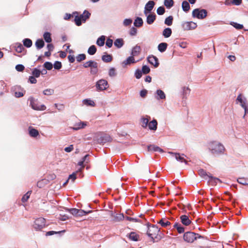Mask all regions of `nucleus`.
I'll list each match as a JSON object with an SVG mask.
<instances>
[{
    "label": "nucleus",
    "mask_w": 248,
    "mask_h": 248,
    "mask_svg": "<svg viewBox=\"0 0 248 248\" xmlns=\"http://www.w3.org/2000/svg\"><path fill=\"white\" fill-rule=\"evenodd\" d=\"M168 46V44L165 42H162L158 44L157 46L158 50L161 52H164Z\"/></svg>",
    "instance_id": "cd10ccee"
},
{
    "label": "nucleus",
    "mask_w": 248,
    "mask_h": 248,
    "mask_svg": "<svg viewBox=\"0 0 248 248\" xmlns=\"http://www.w3.org/2000/svg\"><path fill=\"white\" fill-rule=\"evenodd\" d=\"M31 74L36 78H39L40 76V69H38V67L33 68L32 69Z\"/></svg>",
    "instance_id": "49530a36"
},
{
    "label": "nucleus",
    "mask_w": 248,
    "mask_h": 248,
    "mask_svg": "<svg viewBox=\"0 0 248 248\" xmlns=\"http://www.w3.org/2000/svg\"><path fill=\"white\" fill-rule=\"evenodd\" d=\"M208 12L206 9L196 8L194 9L192 13V16L194 18H197L199 19H203L207 16Z\"/></svg>",
    "instance_id": "0eeeda50"
},
{
    "label": "nucleus",
    "mask_w": 248,
    "mask_h": 248,
    "mask_svg": "<svg viewBox=\"0 0 248 248\" xmlns=\"http://www.w3.org/2000/svg\"><path fill=\"white\" fill-rule=\"evenodd\" d=\"M165 12V9L163 6L159 7L156 10V13L158 15H163Z\"/></svg>",
    "instance_id": "e2e57ef3"
},
{
    "label": "nucleus",
    "mask_w": 248,
    "mask_h": 248,
    "mask_svg": "<svg viewBox=\"0 0 248 248\" xmlns=\"http://www.w3.org/2000/svg\"><path fill=\"white\" fill-rule=\"evenodd\" d=\"M49 184V180H46V178L43 179L39 181L37 183V186L40 188L45 187L46 185Z\"/></svg>",
    "instance_id": "c85d7f7f"
},
{
    "label": "nucleus",
    "mask_w": 248,
    "mask_h": 248,
    "mask_svg": "<svg viewBox=\"0 0 248 248\" xmlns=\"http://www.w3.org/2000/svg\"><path fill=\"white\" fill-rule=\"evenodd\" d=\"M18 88L20 89L24 92L23 93V92H16L15 93V96L16 98H19V97H21L23 96L24 94L26 93V91L24 90L23 88L21 89V87L20 86H18Z\"/></svg>",
    "instance_id": "8fccbe9b"
},
{
    "label": "nucleus",
    "mask_w": 248,
    "mask_h": 248,
    "mask_svg": "<svg viewBox=\"0 0 248 248\" xmlns=\"http://www.w3.org/2000/svg\"><path fill=\"white\" fill-rule=\"evenodd\" d=\"M141 122L142 123V126L143 128H146L149 124V119L144 117H142L140 119Z\"/></svg>",
    "instance_id": "680f3d73"
},
{
    "label": "nucleus",
    "mask_w": 248,
    "mask_h": 248,
    "mask_svg": "<svg viewBox=\"0 0 248 248\" xmlns=\"http://www.w3.org/2000/svg\"><path fill=\"white\" fill-rule=\"evenodd\" d=\"M230 25L232 26L234 28H235L237 30H241L243 29L244 26L243 24H241L235 22H231Z\"/></svg>",
    "instance_id": "de8ad7c7"
},
{
    "label": "nucleus",
    "mask_w": 248,
    "mask_h": 248,
    "mask_svg": "<svg viewBox=\"0 0 248 248\" xmlns=\"http://www.w3.org/2000/svg\"><path fill=\"white\" fill-rule=\"evenodd\" d=\"M105 54L103 55L102 57V60L105 62H109L112 60V56L110 54H108L107 53H105Z\"/></svg>",
    "instance_id": "72a5a7b5"
},
{
    "label": "nucleus",
    "mask_w": 248,
    "mask_h": 248,
    "mask_svg": "<svg viewBox=\"0 0 248 248\" xmlns=\"http://www.w3.org/2000/svg\"><path fill=\"white\" fill-rule=\"evenodd\" d=\"M147 149L148 151H154V152H158L159 153H163L164 151L162 149L160 148L159 147L155 145L154 144H150L147 146Z\"/></svg>",
    "instance_id": "6ab92c4d"
},
{
    "label": "nucleus",
    "mask_w": 248,
    "mask_h": 248,
    "mask_svg": "<svg viewBox=\"0 0 248 248\" xmlns=\"http://www.w3.org/2000/svg\"><path fill=\"white\" fill-rule=\"evenodd\" d=\"M126 237L131 241L137 242L140 240V235L134 232H132L126 235Z\"/></svg>",
    "instance_id": "2eb2a0df"
},
{
    "label": "nucleus",
    "mask_w": 248,
    "mask_h": 248,
    "mask_svg": "<svg viewBox=\"0 0 248 248\" xmlns=\"http://www.w3.org/2000/svg\"><path fill=\"white\" fill-rule=\"evenodd\" d=\"M198 173L199 174V175H200L201 177L205 178V177H209V176H211V175H208L206 171L202 169H200L199 170H198Z\"/></svg>",
    "instance_id": "5fc2aeb1"
},
{
    "label": "nucleus",
    "mask_w": 248,
    "mask_h": 248,
    "mask_svg": "<svg viewBox=\"0 0 248 248\" xmlns=\"http://www.w3.org/2000/svg\"><path fill=\"white\" fill-rule=\"evenodd\" d=\"M46 219L44 217L36 218L34 221L33 228L36 231H41L46 226Z\"/></svg>",
    "instance_id": "6e6552de"
},
{
    "label": "nucleus",
    "mask_w": 248,
    "mask_h": 248,
    "mask_svg": "<svg viewBox=\"0 0 248 248\" xmlns=\"http://www.w3.org/2000/svg\"><path fill=\"white\" fill-rule=\"evenodd\" d=\"M155 4V2L152 0L148 1L146 3L144 10V14L145 16H147L148 14H151Z\"/></svg>",
    "instance_id": "9b49d317"
},
{
    "label": "nucleus",
    "mask_w": 248,
    "mask_h": 248,
    "mask_svg": "<svg viewBox=\"0 0 248 248\" xmlns=\"http://www.w3.org/2000/svg\"><path fill=\"white\" fill-rule=\"evenodd\" d=\"M143 74L146 75L150 73L151 69L149 66L147 65H143L141 67V70Z\"/></svg>",
    "instance_id": "3c124183"
},
{
    "label": "nucleus",
    "mask_w": 248,
    "mask_h": 248,
    "mask_svg": "<svg viewBox=\"0 0 248 248\" xmlns=\"http://www.w3.org/2000/svg\"><path fill=\"white\" fill-rule=\"evenodd\" d=\"M147 60L150 64L154 65L155 68L158 67L159 65V62L158 58L153 55H150L147 58Z\"/></svg>",
    "instance_id": "f8f14e48"
},
{
    "label": "nucleus",
    "mask_w": 248,
    "mask_h": 248,
    "mask_svg": "<svg viewBox=\"0 0 248 248\" xmlns=\"http://www.w3.org/2000/svg\"><path fill=\"white\" fill-rule=\"evenodd\" d=\"M28 101L30 102V106L34 110H45L46 109V107L45 105H39L38 99H35L32 96H30L28 98Z\"/></svg>",
    "instance_id": "423d86ee"
},
{
    "label": "nucleus",
    "mask_w": 248,
    "mask_h": 248,
    "mask_svg": "<svg viewBox=\"0 0 248 248\" xmlns=\"http://www.w3.org/2000/svg\"><path fill=\"white\" fill-rule=\"evenodd\" d=\"M76 14H77V11L73 12L72 14L66 13L64 16V19L66 20H70L74 16L75 17Z\"/></svg>",
    "instance_id": "603ef678"
},
{
    "label": "nucleus",
    "mask_w": 248,
    "mask_h": 248,
    "mask_svg": "<svg viewBox=\"0 0 248 248\" xmlns=\"http://www.w3.org/2000/svg\"><path fill=\"white\" fill-rule=\"evenodd\" d=\"M97 51L96 46L94 45L90 46L87 51L88 53L90 55H94Z\"/></svg>",
    "instance_id": "a18cd8bd"
},
{
    "label": "nucleus",
    "mask_w": 248,
    "mask_h": 248,
    "mask_svg": "<svg viewBox=\"0 0 248 248\" xmlns=\"http://www.w3.org/2000/svg\"><path fill=\"white\" fill-rule=\"evenodd\" d=\"M23 46L27 48L31 47L32 45V42L29 38H25L22 41Z\"/></svg>",
    "instance_id": "e433bc0d"
},
{
    "label": "nucleus",
    "mask_w": 248,
    "mask_h": 248,
    "mask_svg": "<svg viewBox=\"0 0 248 248\" xmlns=\"http://www.w3.org/2000/svg\"><path fill=\"white\" fill-rule=\"evenodd\" d=\"M140 46H138V45H136L132 48L130 53V55L133 57L139 55L140 53Z\"/></svg>",
    "instance_id": "393cba45"
},
{
    "label": "nucleus",
    "mask_w": 248,
    "mask_h": 248,
    "mask_svg": "<svg viewBox=\"0 0 248 248\" xmlns=\"http://www.w3.org/2000/svg\"><path fill=\"white\" fill-rule=\"evenodd\" d=\"M43 93L45 95H51L54 94V90L52 89H46L43 91Z\"/></svg>",
    "instance_id": "052dcab7"
},
{
    "label": "nucleus",
    "mask_w": 248,
    "mask_h": 248,
    "mask_svg": "<svg viewBox=\"0 0 248 248\" xmlns=\"http://www.w3.org/2000/svg\"><path fill=\"white\" fill-rule=\"evenodd\" d=\"M132 23V19L131 18H126L123 21V24L124 26H128L131 24Z\"/></svg>",
    "instance_id": "774afa93"
},
{
    "label": "nucleus",
    "mask_w": 248,
    "mask_h": 248,
    "mask_svg": "<svg viewBox=\"0 0 248 248\" xmlns=\"http://www.w3.org/2000/svg\"><path fill=\"white\" fill-rule=\"evenodd\" d=\"M111 216L114 217L113 221L115 222H119L123 220L125 217L123 213L115 215L112 212H111Z\"/></svg>",
    "instance_id": "4be33fe9"
},
{
    "label": "nucleus",
    "mask_w": 248,
    "mask_h": 248,
    "mask_svg": "<svg viewBox=\"0 0 248 248\" xmlns=\"http://www.w3.org/2000/svg\"><path fill=\"white\" fill-rule=\"evenodd\" d=\"M108 75L110 77H114L116 76V72L115 68L111 67L109 69L108 71Z\"/></svg>",
    "instance_id": "69168bd1"
},
{
    "label": "nucleus",
    "mask_w": 248,
    "mask_h": 248,
    "mask_svg": "<svg viewBox=\"0 0 248 248\" xmlns=\"http://www.w3.org/2000/svg\"><path fill=\"white\" fill-rule=\"evenodd\" d=\"M180 219L182 223L185 226H187L191 223V221L187 215H183L181 216Z\"/></svg>",
    "instance_id": "a211bd4d"
},
{
    "label": "nucleus",
    "mask_w": 248,
    "mask_h": 248,
    "mask_svg": "<svg viewBox=\"0 0 248 248\" xmlns=\"http://www.w3.org/2000/svg\"><path fill=\"white\" fill-rule=\"evenodd\" d=\"M86 56L85 54H79L76 57L77 61L78 62H81L86 59Z\"/></svg>",
    "instance_id": "13d9d810"
},
{
    "label": "nucleus",
    "mask_w": 248,
    "mask_h": 248,
    "mask_svg": "<svg viewBox=\"0 0 248 248\" xmlns=\"http://www.w3.org/2000/svg\"><path fill=\"white\" fill-rule=\"evenodd\" d=\"M157 121L156 120L154 119L153 120L149 122L148 126L150 130L154 131H156L157 128Z\"/></svg>",
    "instance_id": "412c9836"
},
{
    "label": "nucleus",
    "mask_w": 248,
    "mask_h": 248,
    "mask_svg": "<svg viewBox=\"0 0 248 248\" xmlns=\"http://www.w3.org/2000/svg\"><path fill=\"white\" fill-rule=\"evenodd\" d=\"M85 68H90V73L92 75H95L98 72V63L93 60H89L83 64Z\"/></svg>",
    "instance_id": "39448f33"
},
{
    "label": "nucleus",
    "mask_w": 248,
    "mask_h": 248,
    "mask_svg": "<svg viewBox=\"0 0 248 248\" xmlns=\"http://www.w3.org/2000/svg\"><path fill=\"white\" fill-rule=\"evenodd\" d=\"M24 49L23 46L20 43L15 44V50L17 53H21Z\"/></svg>",
    "instance_id": "37998d69"
},
{
    "label": "nucleus",
    "mask_w": 248,
    "mask_h": 248,
    "mask_svg": "<svg viewBox=\"0 0 248 248\" xmlns=\"http://www.w3.org/2000/svg\"><path fill=\"white\" fill-rule=\"evenodd\" d=\"M92 212H93L92 210H89L88 211H86L84 210L78 209L77 217H82L83 216H85L88 214H89Z\"/></svg>",
    "instance_id": "c03bdc74"
},
{
    "label": "nucleus",
    "mask_w": 248,
    "mask_h": 248,
    "mask_svg": "<svg viewBox=\"0 0 248 248\" xmlns=\"http://www.w3.org/2000/svg\"><path fill=\"white\" fill-rule=\"evenodd\" d=\"M190 89L187 87H182L181 89V95L183 99H186L187 96L189 94Z\"/></svg>",
    "instance_id": "b1692460"
},
{
    "label": "nucleus",
    "mask_w": 248,
    "mask_h": 248,
    "mask_svg": "<svg viewBox=\"0 0 248 248\" xmlns=\"http://www.w3.org/2000/svg\"><path fill=\"white\" fill-rule=\"evenodd\" d=\"M139 61H135L134 57L130 55L125 60L123 61L122 63V65L123 67H124L127 65H130L132 63H135L138 62Z\"/></svg>",
    "instance_id": "4468645a"
},
{
    "label": "nucleus",
    "mask_w": 248,
    "mask_h": 248,
    "mask_svg": "<svg viewBox=\"0 0 248 248\" xmlns=\"http://www.w3.org/2000/svg\"><path fill=\"white\" fill-rule=\"evenodd\" d=\"M173 20V17L170 16L166 17L164 21V24L168 26L172 25Z\"/></svg>",
    "instance_id": "a19ab883"
},
{
    "label": "nucleus",
    "mask_w": 248,
    "mask_h": 248,
    "mask_svg": "<svg viewBox=\"0 0 248 248\" xmlns=\"http://www.w3.org/2000/svg\"><path fill=\"white\" fill-rule=\"evenodd\" d=\"M54 68L56 70H59L62 67V64L61 62L55 61L53 65Z\"/></svg>",
    "instance_id": "338daca9"
},
{
    "label": "nucleus",
    "mask_w": 248,
    "mask_h": 248,
    "mask_svg": "<svg viewBox=\"0 0 248 248\" xmlns=\"http://www.w3.org/2000/svg\"><path fill=\"white\" fill-rule=\"evenodd\" d=\"M31 193V191H29L25 195H24V196L22 197L21 199V201L23 202H26L28 200L30 197Z\"/></svg>",
    "instance_id": "4d7b16f0"
},
{
    "label": "nucleus",
    "mask_w": 248,
    "mask_h": 248,
    "mask_svg": "<svg viewBox=\"0 0 248 248\" xmlns=\"http://www.w3.org/2000/svg\"><path fill=\"white\" fill-rule=\"evenodd\" d=\"M173 228L177 230V231L179 233H182L185 232V228L178 222H175L173 225Z\"/></svg>",
    "instance_id": "bb28decb"
},
{
    "label": "nucleus",
    "mask_w": 248,
    "mask_h": 248,
    "mask_svg": "<svg viewBox=\"0 0 248 248\" xmlns=\"http://www.w3.org/2000/svg\"><path fill=\"white\" fill-rule=\"evenodd\" d=\"M105 41V36L104 35H102L96 40V44L99 46H102L104 45Z\"/></svg>",
    "instance_id": "ea45409f"
},
{
    "label": "nucleus",
    "mask_w": 248,
    "mask_h": 248,
    "mask_svg": "<svg viewBox=\"0 0 248 248\" xmlns=\"http://www.w3.org/2000/svg\"><path fill=\"white\" fill-rule=\"evenodd\" d=\"M45 45V42L42 38L38 39L35 43V46L38 50L42 48Z\"/></svg>",
    "instance_id": "a878e982"
},
{
    "label": "nucleus",
    "mask_w": 248,
    "mask_h": 248,
    "mask_svg": "<svg viewBox=\"0 0 248 248\" xmlns=\"http://www.w3.org/2000/svg\"><path fill=\"white\" fill-rule=\"evenodd\" d=\"M182 8L185 12L187 13L190 8L189 3L186 0L183 1L182 3Z\"/></svg>",
    "instance_id": "c9c22d12"
},
{
    "label": "nucleus",
    "mask_w": 248,
    "mask_h": 248,
    "mask_svg": "<svg viewBox=\"0 0 248 248\" xmlns=\"http://www.w3.org/2000/svg\"><path fill=\"white\" fill-rule=\"evenodd\" d=\"M237 182L242 185L248 186V178L244 177L238 178L237 179Z\"/></svg>",
    "instance_id": "79ce46f5"
},
{
    "label": "nucleus",
    "mask_w": 248,
    "mask_h": 248,
    "mask_svg": "<svg viewBox=\"0 0 248 248\" xmlns=\"http://www.w3.org/2000/svg\"><path fill=\"white\" fill-rule=\"evenodd\" d=\"M83 101L84 103L87 105L91 106H95L94 102L93 100H91L89 99H84Z\"/></svg>",
    "instance_id": "0e129e2a"
},
{
    "label": "nucleus",
    "mask_w": 248,
    "mask_h": 248,
    "mask_svg": "<svg viewBox=\"0 0 248 248\" xmlns=\"http://www.w3.org/2000/svg\"><path fill=\"white\" fill-rule=\"evenodd\" d=\"M207 148L211 154L215 156L224 155L226 150L224 146L217 140H212L208 142Z\"/></svg>",
    "instance_id": "f257e3e1"
},
{
    "label": "nucleus",
    "mask_w": 248,
    "mask_h": 248,
    "mask_svg": "<svg viewBox=\"0 0 248 248\" xmlns=\"http://www.w3.org/2000/svg\"><path fill=\"white\" fill-rule=\"evenodd\" d=\"M65 232V230H62L61 231H58V232L54 231H48L46 232V236H51L54 234H61V233L64 232Z\"/></svg>",
    "instance_id": "864d4df0"
},
{
    "label": "nucleus",
    "mask_w": 248,
    "mask_h": 248,
    "mask_svg": "<svg viewBox=\"0 0 248 248\" xmlns=\"http://www.w3.org/2000/svg\"><path fill=\"white\" fill-rule=\"evenodd\" d=\"M169 153L174 156L177 161L181 163L184 162L186 165L187 164V161L184 158V156L186 157L185 155L183 154H180V153H173L171 152H169Z\"/></svg>",
    "instance_id": "ddd939ff"
},
{
    "label": "nucleus",
    "mask_w": 248,
    "mask_h": 248,
    "mask_svg": "<svg viewBox=\"0 0 248 248\" xmlns=\"http://www.w3.org/2000/svg\"><path fill=\"white\" fill-rule=\"evenodd\" d=\"M155 94L156 95H155V98L157 100H162L166 99L165 93L162 90L160 89H158L156 90Z\"/></svg>",
    "instance_id": "5701e85b"
},
{
    "label": "nucleus",
    "mask_w": 248,
    "mask_h": 248,
    "mask_svg": "<svg viewBox=\"0 0 248 248\" xmlns=\"http://www.w3.org/2000/svg\"><path fill=\"white\" fill-rule=\"evenodd\" d=\"M204 238V236L190 231L185 232L183 235L184 240L187 243H192L197 238L203 239Z\"/></svg>",
    "instance_id": "20e7f679"
},
{
    "label": "nucleus",
    "mask_w": 248,
    "mask_h": 248,
    "mask_svg": "<svg viewBox=\"0 0 248 248\" xmlns=\"http://www.w3.org/2000/svg\"><path fill=\"white\" fill-rule=\"evenodd\" d=\"M98 140L100 143L104 144L106 142L111 141L112 138L109 135L105 134L101 136Z\"/></svg>",
    "instance_id": "f3484780"
},
{
    "label": "nucleus",
    "mask_w": 248,
    "mask_h": 248,
    "mask_svg": "<svg viewBox=\"0 0 248 248\" xmlns=\"http://www.w3.org/2000/svg\"><path fill=\"white\" fill-rule=\"evenodd\" d=\"M164 5L167 9H170L174 5L173 0H164Z\"/></svg>",
    "instance_id": "58836bf2"
},
{
    "label": "nucleus",
    "mask_w": 248,
    "mask_h": 248,
    "mask_svg": "<svg viewBox=\"0 0 248 248\" xmlns=\"http://www.w3.org/2000/svg\"><path fill=\"white\" fill-rule=\"evenodd\" d=\"M91 14L87 10H85L83 13L79 16V13L77 12L75 17L73 19V21L77 26H80L82 24V22L85 23L87 20L90 18Z\"/></svg>",
    "instance_id": "7ed1b4c3"
},
{
    "label": "nucleus",
    "mask_w": 248,
    "mask_h": 248,
    "mask_svg": "<svg viewBox=\"0 0 248 248\" xmlns=\"http://www.w3.org/2000/svg\"><path fill=\"white\" fill-rule=\"evenodd\" d=\"M96 91L101 92L107 90L108 88V81L104 79L98 80L95 83Z\"/></svg>",
    "instance_id": "1a4fd4ad"
},
{
    "label": "nucleus",
    "mask_w": 248,
    "mask_h": 248,
    "mask_svg": "<svg viewBox=\"0 0 248 248\" xmlns=\"http://www.w3.org/2000/svg\"><path fill=\"white\" fill-rule=\"evenodd\" d=\"M172 34V30L170 28H166L162 31V35L165 38H169Z\"/></svg>",
    "instance_id": "f704fd0d"
},
{
    "label": "nucleus",
    "mask_w": 248,
    "mask_h": 248,
    "mask_svg": "<svg viewBox=\"0 0 248 248\" xmlns=\"http://www.w3.org/2000/svg\"><path fill=\"white\" fill-rule=\"evenodd\" d=\"M209 182L217 184L218 182L222 183V181L218 178L213 177V176H209Z\"/></svg>",
    "instance_id": "09e8293b"
},
{
    "label": "nucleus",
    "mask_w": 248,
    "mask_h": 248,
    "mask_svg": "<svg viewBox=\"0 0 248 248\" xmlns=\"http://www.w3.org/2000/svg\"><path fill=\"white\" fill-rule=\"evenodd\" d=\"M28 130L29 135L32 138H36L38 136H39L38 130L32 126H29L28 128Z\"/></svg>",
    "instance_id": "dca6fc26"
},
{
    "label": "nucleus",
    "mask_w": 248,
    "mask_h": 248,
    "mask_svg": "<svg viewBox=\"0 0 248 248\" xmlns=\"http://www.w3.org/2000/svg\"><path fill=\"white\" fill-rule=\"evenodd\" d=\"M43 67L47 70H50L53 68V64L50 62H46L43 64Z\"/></svg>",
    "instance_id": "6e6d98bb"
},
{
    "label": "nucleus",
    "mask_w": 248,
    "mask_h": 248,
    "mask_svg": "<svg viewBox=\"0 0 248 248\" xmlns=\"http://www.w3.org/2000/svg\"><path fill=\"white\" fill-rule=\"evenodd\" d=\"M158 223L161 225L163 227H166L170 225L171 223L170 221L167 220L165 218H162L158 222Z\"/></svg>",
    "instance_id": "4c0bfd02"
},
{
    "label": "nucleus",
    "mask_w": 248,
    "mask_h": 248,
    "mask_svg": "<svg viewBox=\"0 0 248 248\" xmlns=\"http://www.w3.org/2000/svg\"><path fill=\"white\" fill-rule=\"evenodd\" d=\"M86 125V122H80L79 123H76L74 126L72 127V129L74 130H78L80 129L84 128Z\"/></svg>",
    "instance_id": "c756f323"
},
{
    "label": "nucleus",
    "mask_w": 248,
    "mask_h": 248,
    "mask_svg": "<svg viewBox=\"0 0 248 248\" xmlns=\"http://www.w3.org/2000/svg\"><path fill=\"white\" fill-rule=\"evenodd\" d=\"M148 227L147 235L151 238L153 243L155 242V238H157V235L160 232V228L156 225H151L149 222L146 223Z\"/></svg>",
    "instance_id": "f03ea898"
},
{
    "label": "nucleus",
    "mask_w": 248,
    "mask_h": 248,
    "mask_svg": "<svg viewBox=\"0 0 248 248\" xmlns=\"http://www.w3.org/2000/svg\"><path fill=\"white\" fill-rule=\"evenodd\" d=\"M143 73L141 70L140 69H137L134 73V76L137 79H140Z\"/></svg>",
    "instance_id": "bf43d9fd"
},
{
    "label": "nucleus",
    "mask_w": 248,
    "mask_h": 248,
    "mask_svg": "<svg viewBox=\"0 0 248 248\" xmlns=\"http://www.w3.org/2000/svg\"><path fill=\"white\" fill-rule=\"evenodd\" d=\"M143 21L142 19L140 17H137L134 22V25L135 27L139 28L142 26Z\"/></svg>",
    "instance_id": "2f4dec72"
},
{
    "label": "nucleus",
    "mask_w": 248,
    "mask_h": 248,
    "mask_svg": "<svg viewBox=\"0 0 248 248\" xmlns=\"http://www.w3.org/2000/svg\"><path fill=\"white\" fill-rule=\"evenodd\" d=\"M51 34L50 32L46 31L43 34V38L45 41L47 43H50L52 42Z\"/></svg>",
    "instance_id": "473e14b6"
},
{
    "label": "nucleus",
    "mask_w": 248,
    "mask_h": 248,
    "mask_svg": "<svg viewBox=\"0 0 248 248\" xmlns=\"http://www.w3.org/2000/svg\"><path fill=\"white\" fill-rule=\"evenodd\" d=\"M182 28L184 31L191 30L196 29L197 23L193 21H185L182 23Z\"/></svg>",
    "instance_id": "9d476101"
},
{
    "label": "nucleus",
    "mask_w": 248,
    "mask_h": 248,
    "mask_svg": "<svg viewBox=\"0 0 248 248\" xmlns=\"http://www.w3.org/2000/svg\"><path fill=\"white\" fill-rule=\"evenodd\" d=\"M146 16V22L149 25L152 24L156 19V15L155 13L148 14Z\"/></svg>",
    "instance_id": "aec40b11"
},
{
    "label": "nucleus",
    "mask_w": 248,
    "mask_h": 248,
    "mask_svg": "<svg viewBox=\"0 0 248 248\" xmlns=\"http://www.w3.org/2000/svg\"><path fill=\"white\" fill-rule=\"evenodd\" d=\"M124 45V41L122 38L116 39L114 42V45L118 48H121Z\"/></svg>",
    "instance_id": "7c9ffc66"
}]
</instances>
